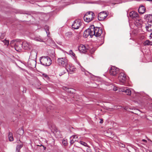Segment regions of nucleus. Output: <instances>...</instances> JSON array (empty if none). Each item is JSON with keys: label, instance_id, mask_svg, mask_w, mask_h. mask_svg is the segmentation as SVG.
<instances>
[{"label": "nucleus", "instance_id": "obj_1", "mask_svg": "<svg viewBox=\"0 0 152 152\" xmlns=\"http://www.w3.org/2000/svg\"><path fill=\"white\" fill-rule=\"evenodd\" d=\"M40 62L41 64L45 66H49L52 63L51 58L48 56H42L40 58Z\"/></svg>", "mask_w": 152, "mask_h": 152}, {"label": "nucleus", "instance_id": "obj_2", "mask_svg": "<svg viewBox=\"0 0 152 152\" xmlns=\"http://www.w3.org/2000/svg\"><path fill=\"white\" fill-rule=\"evenodd\" d=\"M10 44L12 47L14 46L15 50L17 51L20 52L23 48L22 43L19 40H12Z\"/></svg>", "mask_w": 152, "mask_h": 152}, {"label": "nucleus", "instance_id": "obj_3", "mask_svg": "<svg viewBox=\"0 0 152 152\" xmlns=\"http://www.w3.org/2000/svg\"><path fill=\"white\" fill-rule=\"evenodd\" d=\"M95 16L94 13L93 12H88L84 15L83 19L85 21L89 22L94 19Z\"/></svg>", "mask_w": 152, "mask_h": 152}, {"label": "nucleus", "instance_id": "obj_4", "mask_svg": "<svg viewBox=\"0 0 152 152\" xmlns=\"http://www.w3.org/2000/svg\"><path fill=\"white\" fill-rule=\"evenodd\" d=\"M120 84L121 85H124L126 80V75L123 72H121L118 77Z\"/></svg>", "mask_w": 152, "mask_h": 152}, {"label": "nucleus", "instance_id": "obj_5", "mask_svg": "<svg viewBox=\"0 0 152 152\" xmlns=\"http://www.w3.org/2000/svg\"><path fill=\"white\" fill-rule=\"evenodd\" d=\"M119 68L115 66H112L109 70L110 73L111 75L115 76L119 73Z\"/></svg>", "mask_w": 152, "mask_h": 152}, {"label": "nucleus", "instance_id": "obj_6", "mask_svg": "<svg viewBox=\"0 0 152 152\" xmlns=\"http://www.w3.org/2000/svg\"><path fill=\"white\" fill-rule=\"evenodd\" d=\"M57 61L59 65H61L64 67L66 66L67 64V60L65 58H59Z\"/></svg>", "mask_w": 152, "mask_h": 152}, {"label": "nucleus", "instance_id": "obj_7", "mask_svg": "<svg viewBox=\"0 0 152 152\" xmlns=\"http://www.w3.org/2000/svg\"><path fill=\"white\" fill-rule=\"evenodd\" d=\"M102 30L101 27H95V31L93 35L96 37H99L102 34Z\"/></svg>", "mask_w": 152, "mask_h": 152}, {"label": "nucleus", "instance_id": "obj_8", "mask_svg": "<svg viewBox=\"0 0 152 152\" xmlns=\"http://www.w3.org/2000/svg\"><path fill=\"white\" fill-rule=\"evenodd\" d=\"M108 15L107 14V12H102L99 13L98 16V20L99 21H102L104 20L107 16Z\"/></svg>", "mask_w": 152, "mask_h": 152}, {"label": "nucleus", "instance_id": "obj_9", "mask_svg": "<svg viewBox=\"0 0 152 152\" xmlns=\"http://www.w3.org/2000/svg\"><path fill=\"white\" fill-rule=\"evenodd\" d=\"M81 22L78 20H75L72 25V26L73 28L74 29H77L79 28L80 26H81Z\"/></svg>", "mask_w": 152, "mask_h": 152}, {"label": "nucleus", "instance_id": "obj_10", "mask_svg": "<svg viewBox=\"0 0 152 152\" xmlns=\"http://www.w3.org/2000/svg\"><path fill=\"white\" fill-rule=\"evenodd\" d=\"M23 48L25 50H30L32 48L31 44L26 42H22Z\"/></svg>", "mask_w": 152, "mask_h": 152}, {"label": "nucleus", "instance_id": "obj_11", "mask_svg": "<svg viewBox=\"0 0 152 152\" xmlns=\"http://www.w3.org/2000/svg\"><path fill=\"white\" fill-rule=\"evenodd\" d=\"M95 27L93 25H91L88 28L89 29V33L91 37L92 38L94 36L93 35L94 31H95Z\"/></svg>", "mask_w": 152, "mask_h": 152}, {"label": "nucleus", "instance_id": "obj_12", "mask_svg": "<svg viewBox=\"0 0 152 152\" xmlns=\"http://www.w3.org/2000/svg\"><path fill=\"white\" fill-rule=\"evenodd\" d=\"M78 50L80 53H85L86 52V49L85 45H81L78 47Z\"/></svg>", "mask_w": 152, "mask_h": 152}, {"label": "nucleus", "instance_id": "obj_13", "mask_svg": "<svg viewBox=\"0 0 152 152\" xmlns=\"http://www.w3.org/2000/svg\"><path fill=\"white\" fill-rule=\"evenodd\" d=\"M145 10L146 9L145 7L142 5H141L138 9V12L140 14H142L145 13Z\"/></svg>", "mask_w": 152, "mask_h": 152}, {"label": "nucleus", "instance_id": "obj_14", "mask_svg": "<svg viewBox=\"0 0 152 152\" xmlns=\"http://www.w3.org/2000/svg\"><path fill=\"white\" fill-rule=\"evenodd\" d=\"M129 15L130 17L133 19L139 17L138 14L134 11H132L130 12Z\"/></svg>", "mask_w": 152, "mask_h": 152}, {"label": "nucleus", "instance_id": "obj_15", "mask_svg": "<svg viewBox=\"0 0 152 152\" xmlns=\"http://www.w3.org/2000/svg\"><path fill=\"white\" fill-rule=\"evenodd\" d=\"M123 92H125L128 95H130L131 94V91L128 88H125L123 89Z\"/></svg>", "mask_w": 152, "mask_h": 152}, {"label": "nucleus", "instance_id": "obj_16", "mask_svg": "<svg viewBox=\"0 0 152 152\" xmlns=\"http://www.w3.org/2000/svg\"><path fill=\"white\" fill-rule=\"evenodd\" d=\"M89 30V29L88 28L84 32L83 36L86 38L89 35L90 36Z\"/></svg>", "mask_w": 152, "mask_h": 152}, {"label": "nucleus", "instance_id": "obj_17", "mask_svg": "<svg viewBox=\"0 0 152 152\" xmlns=\"http://www.w3.org/2000/svg\"><path fill=\"white\" fill-rule=\"evenodd\" d=\"M24 132L23 127L21 128H20L17 131V133L18 134L20 135H22L23 134Z\"/></svg>", "mask_w": 152, "mask_h": 152}, {"label": "nucleus", "instance_id": "obj_18", "mask_svg": "<svg viewBox=\"0 0 152 152\" xmlns=\"http://www.w3.org/2000/svg\"><path fill=\"white\" fill-rule=\"evenodd\" d=\"M23 146V144L18 145L16 147V152H20V149L22 148Z\"/></svg>", "mask_w": 152, "mask_h": 152}, {"label": "nucleus", "instance_id": "obj_19", "mask_svg": "<svg viewBox=\"0 0 152 152\" xmlns=\"http://www.w3.org/2000/svg\"><path fill=\"white\" fill-rule=\"evenodd\" d=\"M148 24V25L146 26L145 27L146 30L149 32L152 31V24Z\"/></svg>", "mask_w": 152, "mask_h": 152}, {"label": "nucleus", "instance_id": "obj_20", "mask_svg": "<svg viewBox=\"0 0 152 152\" xmlns=\"http://www.w3.org/2000/svg\"><path fill=\"white\" fill-rule=\"evenodd\" d=\"M143 45L144 46L152 45V42L149 40H147L144 42L143 43Z\"/></svg>", "mask_w": 152, "mask_h": 152}, {"label": "nucleus", "instance_id": "obj_21", "mask_svg": "<svg viewBox=\"0 0 152 152\" xmlns=\"http://www.w3.org/2000/svg\"><path fill=\"white\" fill-rule=\"evenodd\" d=\"M150 18L152 19V14L145 15L144 16V19L146 20H149Z\"/></svg>", "mask_w": 152, "mask_h": 152}, {"label": "nucleus", "instance_id": "obj_22", "mask_svg": "<svg viewBox=\"0 0 152 152\" xmlns=\"http://www.w3.org/2000/svg\"><path fill=\"white\" fill-rule=\"evenodd\" d=\"M37 52L35 50H32L31 52V55L37 57Z\"/></svg>", "mask_w": 152, "mask_h": 152}, {"label": "nucleus", "instance_id": "obj_23", "mask_svg": "<svg viewBox=\"0 0 152 152\" xmlns=\"http://www.w3.org/2000/svg\"><path fill=\"white\" fill-rule=\"evenodd\" d=\"M73 35V34L71 31L68 32L66 33V36L69 37H72Z\"/></svg>", "mask_w": 152, "mask_h": 152}, {"label": "nucleus", "instance_id": "obj_24", "mask_svg": "<svg viewBox=\"0 0 152 152\" xmlns=\"http://www.w3.org/2000/svg\"><path fill=\"white\" fill-rule=\"evenodd\" d=\"M79 143L85 146L88 147V144L86 143L83 141H80L79 142Z\"/></svg>", "mask_w": 152, "mask_h": 152}, {"label": "nucleus", "instance_id": "obj_25", "mask_svg": "<svg viewBox=\"0 0 152 152\" xmlns=\"http://www.w3.org/2000/svg\"><path fill=\"white\" fill-rule=\"evenodd\" d=\"M62 143L63 144L64 146H66L67 145L68 143L67 141L64 139L63 140Z\"/></svg>", "mask_w": 152, "mask_h": 152}, {"label": "nucleus", "instance_id": "obj_26", "mask_svg": "<svg viewBox=\"0 0 152 152\" xmlns=\"http://www.w3.org/2000/svg\"><path fill=\"white\" fill-rule=\"evenodd\" d=\"M69 54L70 55H72L74 57H75V54L73 52L72 50H70L69 51Z\"/></svg>", "mask_w": 152, "mask_h": 152}, {"label": "nucleus", "instance_id": "obj_27", "mask_svg": "<svg viewBox=\"0 0 152 152\" xmlns=\"http://www.w3.org/2000/svg\"><path fill=\"white\" fill-rule=\"evenodd\" d=\"M43 76L45 77V78L48 80L50 78L48 77V76L45 73H44L42 74Z\"/></svg>", "mask_w": 152, "mask_h": 152}, {"label": "nucleus", "instance_id": "obj_28", "mask_svg": "<svg viewBox=\"0 0 152 152\" xmlns=\"http://www.w3.org/2000/svg\"><path fill=\"white\" fill-rule=\"evenodd\" d=\"M86 149V152H92V150L90 147L88 146Z\"/></svg>", "mask_w": 152, "mask_h": 152}, {"label": "nucleus", "instance_id": "obj_29", "mask_svg": "<svg viewBox=\"0 0 152 152\" xmlns=\"http://www.w3.org/2000/svg\"><path fill=\"white\" fill-rule=\"evenodd\" d=\"M71 90H73V88H68V89L67 90V92H70V93H72V91Z\"/></svg>", "mask_w": 152, "mask_h": 152}, {"label": "nucleus", "instance_id": "obj_30", "mask_svg": "<svg viewBox=\"0 0 152 152\" xmlns=\"http://www.w3.org/2000/svg\"><path fill=\"white\" fill-rule=\"evenodd\" d=\"M5 42H4V43H5V45H8L9 44V40H6L5 39L4 40Z\"/></svg>", "mask_w": 152, "mask_h": 152}, {"label": "nucleus", "instance_id": "obj_31", "mask_svg": "<svg viewBox=\"0 0 152 152\" xmlns=\"http://www.w3.org/2000/svg\"><path fill=\"white\" fill-rule=\"evenodd\" d=\"M9 141H12L13 140V138L12 136L11 137L10 136L9 137Z\"/></svg>", "mask_w": 152, "mask_h": 152}, {"label": "nucleus", "instance_id": "obj_32", "mask_svg": "<svg viewBox=\"0 0 152 152\" xmlns=\"http://www.w3.org/2000/svg\"><path fill=\"white\" fill-rule=\"evenodd\" d=\"M53 108V107L51 106L48 107L47 108V110L48 111H49V109L52 110Z\"/></svg>", "mask_w": 152, "mask_h": 152}, {"label": "nucleus", "instance_id": "obj_33", "mask_svg": "<svg viewBox=\"0 0 152 152\" xmlns=\"http://www.w3.org/2000/svg\"><path fill=\"white\" fill-rule=\"evenodd\" d=\"M75 142L74 140H71L70 141V145H72Z\"/></svg>", "mask_w": 152, "mask_h": 152}, {"label": "nucleus", "instance_id": "obj_34", "mask_svg": "<svg viewBox=\"0 0 152 152\" xmlns=\"http://www.w3.org/2000/svg\"><path fill=\"white\" fill-rule=\"evenodd\" d=\"M95 51V50H94L93 49H92L90 50V52L92 54Z\"/></svg>", "mask_w": 152, "mask_h": 152}, {"label": "nucleus", "instance_id": "obj_35", "mask_svg": "<svg viewBox=\"0 0 152 152\" xmlns=\"http://www.w3.org/2000/svg\"><path fill=\"white\" fill-rule=\"evenodd\" d=\"M75 69H74V68H72V67H70V69H69V70L70 71H72V72H73V71H74L75 70Z\"/></svg>", "mask_w": 152, "mask_h": 152}, {"label": "nucleus", "instance_id": "obj_36", "mask_svg": "<svg viewBox=\"0 0 152 152\" xmlns=\"http://www.w3.org/2000/svg\"><path fill=\"white\" fill-rule=\"evenodd\" d=\"M68 88H67L66 87H63V89L65 91H67V90L68 89Z\"/></svg>", "mask_w": 152, "mask_h": 152}, {"label": "nucleus", "instance_id": "obj_37", "mask_svg": "<svg viewBox=\"0 0 152 152\" xmlns=\"http://www.w3.org/2000/svg\"><path fill=\"white\" fill-rule=\"evenodd\" d=\"M120 145V146L122 147H123V148H124L125 147V145L124 144H121V145Z\"/></svg>", "mask_w": 152, "mask_h": 152}, {"label": "nucleus", "instance_id": "obj_38", "mask_svg": "<svg viewBox=\"0 0 152 152\" xmlns=\"http://www.w3.org/2000/svg\"><path fill=\"white\" fill-rule=\"evenodd\" d=\"M103 119H100V121L99 122V123L101 124H102L103 123Z\"/></svg>", "mask_w": 152, "mask_h": 152}, {"label": "nucleus", "instance_id": "obj_39", "mask_svg": "<svg viewBox=\"0 0 152 152\" xmlns=\"http://www.w3.org/2000/svg\"><path fill=\"white\" fill-rule=\"evenodd\" d=\"M142 141L145 142V143L147 142V140L145 139H142Z\"/></svg>", "mask_w": 152, "mask_h": 152}, {"label": "nucleus", "instance_id": "obj_40", "mask_svg": "<svg viewBox=\"0 0 152 152\" xmlns=\"http://www.w3.org/2000/svg\"><path fill=\"white\" fill-rule=\"evenodd\" d=\"M43 146L44 150H45V149L46 148V147H45L43 145H40V146Z\"/></svg>", "mask_w": 152, "mask_h": 152}, {"label": "nucleus", "instance_id": "obj_41", "mask_svg": "<svg viewBox=\"0 0 152 152\" xmlns=\"http://www.w3.org/2000/svg\"><path fill=\"white\" fill-rule=\"evenodd\" d=\"M65 73V72H63L62 73H60L59 74L60 76H61L62 75L64 74Z\"/></svg>", "mask_w": 152, "mask_h": 152}, {"label": "nucleus", "instance_id": "obj_42", "mask_svg": "<svg viewBox=\"0 0 152 152\" xmlns=\"http://www.w3.org/2000/svg\"><path fill=\"white\" fill-rule=\"evenodd\" d=\"M57 128H55L54 131H55L56 132H57Z\"/></svg>", "mask_w": 152, "mask_h": 152}, {"label": "nucleus", "instance_id": "obj_43", "mask_svg": "<svg viewBox=\"0 0 152 152\" xmlns=\"http://www.w3.org/2000/svg\"><path fill=\"white\" fill-rule=\"evenodd\" d=\"M29 62H30V61H29L28 62V64H30V65L31 66V64H30L29 63Z\"/></svg>", "mask_w": 152, "mask_h": 152}, {"label": "nucleus", "instance_id": "obj_44", "mask_svg": "<svg viewBox=\"0 0 152 152\" xmlns=\"http://www.w3.org/2000/svg\"><path fill=\"white\" fill-rule=\"evenodd\" d=\"M5 35L4 33L2 34V36H4Z\"/></svg>", "mask_w": 152, "mask_h": 152}, {"label": "nucleus", "instance_id": "obj_45", "mask_svg": "<svg viewBox=\"0 0 152 152\" xmlns=\"http://www.w3.org/2000/svg\"><path fill=\"white\" fill-rule=\"evenodd\" d=\"M117 90V89H116V88H115V90L114 89V90L115 91H116Z\"/></svg>", "mask_w": 152, "mask_h": 152}, {"label": "nucleus", "instance_id": "obj_46", "mask_svg": "<svg viewBox=\"0 0 152 152\" xmlns=\"http://www.w3.org/2000/svg\"><path fill=\"white\" fill-rule=\"evenodd\" d=\"M25 14H28V13H26Z\"/></svg>", "mask_w": 152, "mask_h": 152}, {"label": "nucleus", "instance_id": "obj_47", "mask_svg": "<svg viewBox=\"0 0 152 152\" xmlns=\"http://www.w3.org/2000/svg\"><path fill=\"white\" fill-rule=\"evenodd\" d=\"M39 88L40 89H41V88H38V89H39Z\"/></svg>", "mask_w": 152, "mask_h": 152}, {"label": "nucleus", "instance_id": "obj_48", "mask_svg": "<svg viewBox=\"0 0 152 152\" xmlns=\"http://www.w3.org/2000/svg\"><path fill=\"white\" fill-rule=\"evenodd\" d=\"M32 61L33 62H34V61L32 60Z\"/></svg>", "mask_w": 152, "mask_h": 152}, {"label": "nucleus", "instance_id": "obj_49", "mask_svg": "<svg viewBox=\"0 0 152 152\" xmlns=\"http://www.w3.org/2000/svg\"><path fill=\"white\" fill-rule=\"evenodd\" d=\"M151 1H152V0H151Z\"/></svg>", "mask_w": 152, "mask_h": 152}]
</instances>
